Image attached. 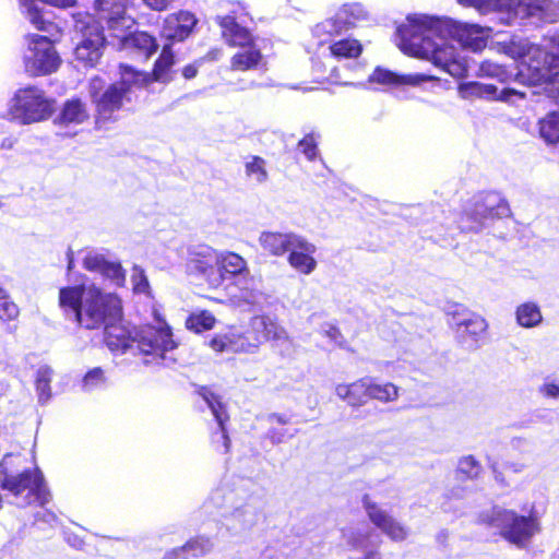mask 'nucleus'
<instances>
[{
  "instance_id": "nucleus-1",
  "label": "nucleus",
  "mask_w": 559,
  "mask_h": 559,
  "mask_svg": "<svg viewBox=\"0 0 559 559\" xmlns=\"http://www.w3.org/2000/svg\"><path fill=\"white\" fill-rule=\"evenodd\" d=\"M399 48L408 56L431 61L455 78L464 76L467 64L450 39L473 51L487 45L489 27L467 24L448 17L412 14L399 26Z\"/></svg>"
},
{
  "instance_id": "nucleus-2",
  "label": "nucleus",
  "mask_w": 559,
  "mask_h": 559,
  "mask_svg": "<svg viewBox=\"0 0 559 559\" xmlns=\"http://www.w3.org/2000/svg\"><path fill=\"white\" fill-rule=\"evenodd\" d=\"M501 49L521 60L516 80L527 85L559 82V31L545 35L542 45L520 38L503 44Z\"/></svg>"
},
{
  "instance_id": "nucleus-3",
  "label": "nucleus",
  "mask_w": 559,
  "mask_h": 559,
  "mask_svg": "<svg viewBox=\"0 0 559 559\" xmlns=\"http://www.w3.org/2000/svg\"><path fill=\"white\" fill-rule=\"evenodd\" d=\"M59 305L66 312L70 311L79 325L86 330L103 329L122 319L120 298L102 292L95 285L61 288Z\"/></svg>"
},
{
  "instance_id": "nucleus-4",
  "label": "nucleus",
  "mask_w": 559,
  "mask_h": 559,
  "mask_svg": "<svg viewBox=\"0 0 559 559\" xmlns=\"http://www.w3.org/2000/svg\"><path fill=\"white\" fill-rule=\"evenodd\" d=\"M21 464V456L7 454L0 462V487L14 497H22L23 506L39 503L44 506L50 500V492L43 473L38 468L15 473Z\"/></svg>"
},
{
  "instance_id": "nucleus-5",
  "label": "nucleus",
  "mask_w": 559,
  "mask_h": 559,
  "mask_svg": "<svg viewBox=\"0 0 559 559\" xmlns=\"http://www.w3.org/2000/svg\"><path fill=\"white\" fill-rule=\"evenodd\" d=\"M480 521L499 531L500 536L516 547H525L538 531V523L532 516L493 507L480 515Z\"/></svg>"
},
{
  "instance_id": "nucleus-6",
  "label": "nucleus",
  "mask_w": 559,
  "mask_h": 559,
  "mask_svg": "<svg viewBox=\"0 0 559 559\" xmlns=\"http://www.w3.org/2000/svg\"><path fill=\"white\" fill-rule=\"evenodd\" d=\"M155 319L156 325H146L134 330L138 348L147 357L145 364H159L167 360L174 362L175 359L167 355L177 348L178 344L173 337L170 326L157 314Z\"/></svg>"
},
{
  "instance_id": "nucleus-7",
  "label": "nucleus",
  "mask_w": 559,
  "mask_h": 559,
  "mask_svg": "<svg viewBox=\"0 0 559 559\" xmlns=\"http://www.w3.org/2000/svg\"><path fill=\"white\" fill-rule=\"evenodd\" d=\"M464 7L475 8L479 13L495 12L501 23L510 25L518 19L539 21L544 0H457Z\"/></svg>"
},
{
  "instance_id": "nucleus-8",
  "label": "nucleus",
  "mask_w": 559,
  "mask_h": 559,
  "mask_svg": "<svg viewBox=\"0 0 559 559\" xmlns=\"http://www.w3.org/2000/svg\"><path fill=\"white\" fill-rule=\"evenodd\" d=\"M55 109V100L37 86L20 88L11 99L10 110L23 123L48 119Z\"/></svg>"
},
{
  "instance_id": "nucleus-9",
  "label": "nucleus",
  "mask_w": 559,
  "mask_h": 559,
  "mask_svg": "<svg viewBox=\"0 0 559 559\" xmlns=\"http://www.w3.org/2000/svg\"><path fill=\"white\" fill-rule=\"evenodd\" d=\"M25 40L23 64L29 76L48 75L58 70L61 60L47 36L29 34Z\"/></svg>"
},
{
  "instance_id": "nucleus-10",
  "label": "nucleus",
  "mask_w": 559,
  "mask_h": 559,
  "mask_svg": "<svg viewBox=\"0 0 559 559\" xmlns=\"http://www.w3.org/2000/svg\"><path fill=\"white\" fill-rule=\"evenodd\" d=\"M74 28L82 34L76 45L75 57L86 66H94L102 56L105 36L99 25L86 12L72 13Z\"/></svg>"
},
{
  "instance_id": "nucleus-11",
  "label": "nucleus",
  "mask_w": 559,
  "mask_h": 559,
  "mask_svg": "<svg viewBox=\"0 0 559 559\" xmlns=\"http://www.w3.org/2000/svg\"><path fill=\"white\" fill-rule=\"evenodd\" d=\"M209 346L216 353L254 354L259 350V340L250 322L245 330L231 328L215 334L209 342Z\"/></svg>"
},
{
  "instance_id": "nucleus-12",
  "label": "nucleus",
  "mask_w": 559,
  "mask_h": 559,
  "mask_svg": "<svg viewBox=\"0 0 559 559\" xmlns=\"http://www.w3.org/2000/svg\"><path fill=\"white\" fill-rule=\"evenodd\" d=\"M369 20L368 12L359 3H349L341 7L334 16L324 20L316 26L318 35H337L354 27L360 26Z\"/></svg>"
},
{
  "instance_id": "nucleus-13",
  "label": "nucleus",
  "mask_w": 559,
  "mask_h": 559,
  "mask_svg": "<svg viewBox=\"0 0 559 559\" xmlns=\"http://www.w3.org/2000/svg\"><path fill=\"white\" fill-rule=\"evenodd\" d=\"M104 82L94 78L90 83V93L96 106L97 115L103 120L111 118L112 114L119 110L124 102H130L131 97L127 90L119 87L118 84L110 85L100 96L98 92L103 88Z\"/></svg>"
},
{
  "instance_id": "nucleus-14",
  "label": "nucleus",
  "mask_w": 559,
  "mask_h": 559,
  "mask_svg": "<svg viewBox=\"0 0 559 559\" xmlns=\"http://www.w3.org/2000/svg\"><path fill=\"white\" fill-rule=\"evenodd\" d=\"M76 0H20L22 13L25 19L38 31L51 33L55 24L51 22V14L45 10V4L58 8H72Z\"/></svg>"
},
{
  "instance_id": "nucleus-15",
  "label": "nucleus",
  "mask_w": 559,
  "mask_h": 559,
  "mask_svg": "<svg viewBox=\"0 0 559 559\" xmlns=\"http://www.w3.org/2000/svg\"><path fill=\"white\" fill-rule=\"evenodd\" d=\"M215 265L216 272L209 275V286L213 288L221 287L226 280L249 274L247 261L231 251L217 252Z\"/></svg>"
},
{
  "instance_id": "nucleus-16",
  "label": "nucleus",
  "mask_w": 559,
  "mask_h": 559,
  "mask_svg": "<svg viewBox=\"0 0 559 559\" xmlns=\"http://www.w3.org/2000/svg\"><path fill=\"white\" fill-rule=\"evenodd\" d=\"M459 92L463 98H486L497 99L504 103L516 104L526 97V93L523 90L514 87H504L501 91L492 84H484L479 82H467L463 83L459 87Z\"/></svg>"
},
{
  "instance_id": "nucleus-17",
  "label": "nucleus",
  "mask_w": 559,
  "mask_h": 559,
  "mask_svg": "<svg viewBox=\"0 0 559 559\" xmlns=\"http://www.w3.org/2000/svg\"><path fill=\"white\" fill-rule=\"evenodd\" d=\"M362 507L370 522L391 539L402 542L407 537V528L372 501L368 495L362 497Z\"/></svg>"
},
{
  "instance_id": "nucleus-18",
  "label": "nucleus",
  "mask_w": 559,
  "mask_h": 559,
  "mask_svg": "<svg viewBox=\"0 0 559 559\" xmlns=\"http://www.w3.org/2000/svg\"><path fill=\"white\" fill-rule=\"evenodd\" d=\"M129 3L130 0H95V9L114 33L119 29H130L133 26V19L126 13Z\"/></svg>"
},
{
  "instance_id": "nucleus-19",
  "label": "nucleus",
  "mask_w": 559,
  "mask_h": 559,
  "mask_svg": "<svg viewBox=\"0 0 559 559\" xmlns=\"http://www.w3.org/2000/svg\"><path fill=\"white\" fill-rule=\"evenodd\" d=\"M294 243L295 245L288 252V264L300 274H311L318 265L317 260L313 257L317 251L316 245L308 241L301 235Z\"/></svg>"
},
{
  "instance_id": "nucleus-20",
  "label": "nucleus",
  "mask_w": 559,
  "mask_h": 559,
  "mask_svg": "<svg viewBox=\"0 0 559 559\" xmlns=\"http://www.w3.org/2000/svg\"><path fill=\"white\" fill-rule=\"evenodd\" d=\"M197 22L194 14L189 11L171 13L165 17L160 34L166 39L181 41L191 34Z\"/></svg>"
},
{
  "instance_id": "nucleus-21",
  "label": "nucleus",
  "mask_w": 559,
  "mask_h": 559,
  "mask_svg": "<svg viewBox=\"0 0 559 559\" xmlns=\"http://www.w3.org/2000/svg\"><path fill=\"white\" fill-rule=\"evenodd\" d=\"M83 265L88 271L100 273L117 286L124 284L126 274L120 263L107 260L103 253L88 252L83 260Z\"/></svg>"
},
{
  "instance_id": "nucleus-22",
  "label": "nucleus",
  "mask_w": 559,
  "mask_h": 559,
  "mask_svg": "<svg viewBox=\"0 0 559 559\" xmlns=\"http://www.w3.org/2000/svg\"><path fill=\"white\" fill-rule=\"evenodd\" d=\"M509 211L504 200L499 199L496 195H488L483 203L477 202L473 211H467L465 217L471 219L469 225L463 228L474 230L480 228L483 219L488 216L503 215Z\"/></svg>"
},
{
  "instance_id": "nucleus-23",
  "label": "nucleus",
  "mask_w": 559,
  "mask_h": 559,
  "mask_svg": "<svg viewBox=\"0 0 559 559\" xmlns=\"http://www.w3.org/2000/svg\"><path fill=\"white\" fill-rule=\"evenodd\" d=\"M300 235L296 233H281L265 230L258 238L259 245L264 252L272 257H283L295 245Z\"/></svg>"
},
{
  "instance_id": "nucleus-24",
  "label": "nucleus",
  "mask_w": 559,
  "mask_h": 559,
  "mask_svg": "<svg viewBox=\"0 0 559 559\" xmlns=\"http://www.w3.org/2000/svg\"><path fill=\"white\" fill-rule=\"evenodd\" d=\"M431 80H435V76L421 73L397 74L381 67H377L369 76V82L389 86H417Z\"/></svg>"
},
{
  "instance_id": "nucleus-25",
  "label": "nucleus",
  "mask_w": 559,
  "mask_h": 559,
  "mask_svg": "<svg viewBox=\"0 0 559 559\" xmlns=\"http://www.w3.org/2000/svg\"><path fill=\"white\" fill-rule=\"evenodd\" d=\"M369 377L360 378L352 383L335 385L336 396L354 408L364 406L369 400Z\"/></svg>"
},
{
  "instance_id": "nucleus-26",
  "label": "nucleus",
  "mask_w": 559,
  "mask_h": 559,
  "mask_svg": "<svg viewBox=\"0 0 559 559\" xmlns=\"http://www.w3.org/2000/svg\"><path fill=\"white\" fill-rule=\"evenodd\" d=\"M222 27V35L230 46H237L240 49L254 45L249 31L240 26L235 17L226 15L217 19Z\"/></svg>"
},
{
  "instance_id": "nucleus-27",
  "label": "nucleus",
  "mask_w": 559,
  "mask_h": 559,
  "mask_svg": "<svg viewBox=\"0 0 559 559\" xmlns=\"http://www.w3.org/2000/svg\"><path fill=\"white\" fill-rule=\"evenodd\" d=\"M129 29H119L114 32V36L117 37L123 48L126 49H138L142 51L147 58L157 48V44L154 37L145 32L127 33Z\"/></svg>"
},
{
  "instance_id": "nucleus-28",
  "label": "nucleus",
  "mask_w": 559,
  "mask_h": 559,
  "mask_svg": "<svg viewBox=\"0 0 559 559\" xmlns=\"http://www.w3.org/2000/svg\"><path fill=\"white\" fill-rule=\"evenodd\" d=\"M105 341L110 350H126L134 343V331H130L127 326L119 322L106 324L104 328Z\"/></svg>"
},
{
  "instance_id": "nucleus-29",
  "label": "nucleus",
  "mask_w": 559,
  "mask_h": 559,
  "mask_svg": "<svg viewBox=\"0 0 559 559\" xmlns=\"http://www.w3.org/2000/svg\"><path fill=\"white\" fill-rule=\"evenodd\" d=\"M255 337L259 340V346L263 341H286L288 340L287 331L274 320L267 317H254L251 319Z\"/></svg>"
},
{
  "instance_id": "nucleus-30",
  "label": "nucleus",
  "mask_w": 559,
  "mask_h": 559,
  "mask_svg": "<svg viewBox=\"0 0 559 559\" xmlns=\"http://www.w3.org/2000/svg\"><path fill=\"white\" fill-rule=\"evenodd\" d=\"M200 395L202 396L203 401L206 403V405L211 409L213 416L215 417V419L218 424L223 447H224L225 452H227L229 450L230 441L227 436V431H226L224 424L227 421L228 415H227L223 404L221 403L218 396H216L211 390H209L206 388H202L200 390Z\"/></svg>"
},
{
  "instance_id": "nucleus-31",
  "label": "nucleus",
  "mask_w": 559,
  "mask_h": 559,
  "mask_svg": "<svg viewBox=\"0 0 559 559\" xmlns=\"http://www.w3.org/2000/svg\"><path fill=\"white\" fill-rule=\"evenodd\" d=\"M453 323L457 332L474 337L481 336L488 328L487 321L479 314L471 312L453 313Z\"/></svg>"
},
{
  "instance_id": "nucleus-32",
  "label": "nucleus",
  "mask_w": 559,
  "mask_h": 559,
  "mask_svg": "<svg viewBox=\"0 0 559 559\" xmlns=\"http://www.w3.org/2000/svg\"><path fill=\"white\" fill-rule=\"evenodd\" d=\"M214 548V542L206 536H198L188 540L183 546L171 551L175 559H188L190 557H202L210 554Z\"/></svg>"
},
{
  "instance_id": "nucleus-33",
  "label": "nucleus",
  "mask_w": 559,
  "mask_h": 559,
  "mask_svg": "<svg viewBox=\"0 0 559 559\" xmlns=\"http://www.w3.org/2000/svg\"><path fill=\"white\" fill-rule=\"evenodd\" d=\"M263 61V56L255 45L241 48L230 60V68L234 71H248L255 69Z\"/></svg>"
},
{
  "instance_id": "nucleus-34",
  "label": "nucleus",
  "mask_w": 559,
  "mask_h": 559,
  "mask_svg": "<svg viewBox=\"0 0 559 559\" xmlns=\"http://www.w3.org/2000/svg\"><path fill=\"white\" fill-rule=\"evenodd\" d=\"M90 118V112L86 105L80 98H72L64 103L60 120L61 123L69 124H81Z\"/></svg>"
},
{
  "instance_id": "nucleus-35",
  "label": "nucleus",
  "mask_w": 559,
  "mask_h": 559,
  "mask_svg": "<svg viewBox=\"0 0 559 559\" xmlns=\"http://www.w3.org/2000/svg\"><path fill=\"white\" fill-rule=\"evenodd\" d=\"M217 251L212 249H205L202 252L195 254V257L191 258L188 262V267L191 272H197L204 276L206 283L209 284V275L211 272H216V260Z\"/></svg>"
},
{
  "instance_id": "nucleus-36",
  "label": "nucleus",
  "mask_w": 559,
  "mask_h": 559,
  "mask_svg": "<svg viewBox=\"0 0 559 559\" xmlns=\"http://www.w3.org/2000/svg\"><path fill=\"white\" fill-rule=\"evenodd\" d=\"M477 75L496 79L501 83H508L514 79L515 82L524 84L523 82L516 80V74H513L506 67L491 60H485L479 64Z\"/></svg>"
},
{
  "instance_id": "nucleus-37",
  "label": "nucleus",
  "mask_w": 559,
  "mask_h": 559,
  "mask_svg": "<svg viewBox=\"0 0 559 559\" xmlns=\"http://www.w3.org/2000/svg\"><path fill=\"white\" fill-rule=\"evenodd\" d=\"M516 322L523 328H535L543 321L540 308L535 302H524L516 308Z\"/></svg>"
},
{
  "instance_id": "nucleus-38",
  "label": "nucleus",
  "mask_w": 559,
  "mask_h": 559,
  "mask_svg": "<svg viewBox=\"0 0 559 559\" xmlns=\"http://www.w3.org/2000/svg\"><path fill=\"white\" fill-rule=\"evenodd\" d=\"M399 388L391 383H377L372 378H369V399L377 400L382 403L394 402L399 399Z\"/></svg>"
},
{
  "instance_id": "nucleus-39",
  "label": "nucleus",
  "mask_w": 559,
  "mask_h": 559,
  "mask_svg": "<svg viewBox=\"0 0 559 559\" xmlns=\"http://www.w3.org/2000/svg\"><path fill=\"white\" fill-rule=\"evenodd\" d=\"M121 80L118 84L119 87L127 90L130 95L133 86H144L151 82V75L144 72H138L129 66H120Z\"/></svg>"
},
{
  "instance_id": "nucleus-40",
  "label": "nucleus",
  "mask_w": 559,
  "mask_h": 559,
  "mask_svg": "<svg viewBox=\"0 0 559 559\" xmlns=\"http://www.w3.org/2000/svg\"><path fill=\"white\" fill-rule=\"evenodd\" d=\"M330 51L335 58H357L362 51V46L357 39L345 38L334 41L330 46Z\"/></svg>"
},
{
  "instance_id": "nucleus-41",
  "label": "nucleus",
  "mask_w": 559,
  "mask_h": 559,
  "mask_svg": "<svg viewBox=\"0 0 559 559\" xmlns=\"http://www.w3.org/2000/svg\"><path fill=\"white\" fill-rule=\"evenodd\" d=\"M540 136L549 144L559 142V112H550L538 122Z\"/></svg>"
},
{
  "instance_id": "nucleus-42",
  "label": "nucleus",
  "mask_w": 559,
  "mask_h": 559,
  "mask_svg": "<svg viewBox=\"0 0 559 559\" xmlns=\"http://www.w3.org/2000/svg\"><path fill=\"white\" fill-rule=\"evenodd\" d=\"M174 64V56L169 48V46H165L163 51L155 62V67L153 73L151 75V81H159L166 82L169 80V71Z\"/></svg>"
},
{
  "instance_id": "nucleus-43",
  "label": "nucleus",
  "mask_w": 559,
  "mask_h": 559,
  "mask_svg": "<svg viewBox=\"0 0 559 559\" xmlns=\"http://www.w3.org/2000/svg\"><path fill=\"white\" fill-rule=\"evenodd\" d=\"M245 173L248 178L257 183H264L269 178L266 162L260 156H250L246 160Z\"/></svg>"
},
{
  "instance_id": "nucleus-44",
  "label": "nucleus",
  "mask_w": 559,
  "mask_h": 559,
  "mask_svg": "<svg viewBox=\"0 0 559 559\" xmlns=\"http://www.w3.org/2000/svg\"><path fill=\"white\" fill-rule=\"evenodd\" d=\"M215 317L206 310L191 313L187 321L186 326L197 333L211 330L215 325Z\"/></svg>"
},
{
  "instance_id": "nucleus-45",
  "label": "nucleus",
  "mask_w": 559,
  "mask_h": 559,
  "mask_svg": "<svg viewBox=\"0 0 559 559\" xmlns=\"http://www.w3.org/2000/svg\"><path fill=\"white\" fill-rule=\"evenodd\" d=\"M52 370L49 367H40L36 376V390L40 402H46L50 397V381Z\"/></svg>"
},
{
  "instance_id": "nucleus-46",
  "label": "nucleus",
  "mask_w": 559,
  "mask_h": 559,
  "mask_svg": "<svg viewBox=\"0 0 559 559\" xmlns=\"http://www.w3.org/2000/svg\"><path fill=\"white\" fill-rule=\"evenodd\" d=\"M480 463L473 456L466 455L459 460L457 473L464 475L468 479H476L481 474Z\"/></svg>"
},
{
  "instance_id": "nucleus-47",
  "label": "nucleus",
  "mask_w": 559,
  "mask_h": 559,
  "mask_svg": "<svg viewBox=\"0 0 559 559\" xmlns=\"http://www.w3.org/2000/svg\"><path fill=\"white\" fill-rule=\"evenodd\" d=\"M343 536L353 549L365 550L367 548L369 533L359 530L344 531Z\"/></svg>"
},
{
  "instance_id": "nucleus-48",
  "label": "nucleus",
  "mask_w": 559,
  "mask_h": 559,
  "mask_svg": "<svg viewBox=\"0 0 559 559\" xmlns=\"http://www.w3.org/2000/svg\"><path fill=\"white\" fill-rule=\"evenodd\" d=\"M19 312L17 306L0 288V319L4 321L14 320L17 318Z\"/></svg>"
},
{
  "instance_id": "nucleus-49",
  "label": "nucleus",
  "mask_w": 559,
  "mask_h": 559,
  "mask_svg": "<svg viewBox=\"0 0 559 559\" xmlns=\"http://www.w3.org/2000/svg\"><path fill=\"white\" fill-rule=\"evenodd\" d=\"M559 21V0H544L539 22L556 23Z\"/></svg>"
},
{
  "instance_id": "nucleus-50",
  "label": "nucleus",
  "mask_w": 559,
  "mask_h": 559,
  "mask_svg": "<svg viewBox=\"0 0 559 559\" xmlns=\"http://www.w3.org/2000/svg\"><path fill=\"white\" fill-rule=\"evenodd\" d=\"M131 282L133 285V290L135 293H139V294L148 293L150 284H148L147 277H146L143 269H141L136 265L133 267L132 275H131Z\"/></svg>"
},
{
  "instance_id": "nucleus-51",
  "label": "nucleus",
  "mask_w": 559,
  "mask_h": 559,
  "mask_svg": "<svg viewBox=\"0 0 559 559\" xmlns=\"http://www.w3.org/2000/svg\"><path fill=\"white\" fill-rule=\"evenodd\" d=\"M105 383V376L100 368H94L86 373L83 379V386L85 390H93L102 386Z\"/></svg>"
},
{
  "instance_id": "nucleus-52",
  "label": "nucleus",
  "mask_w": 559,
  "mask_h": 559,
  "mask_svg": "<svg viewBox=\"0 0 559 559\" xmlns=\"http://www.w3.org/2000/svg\"><path fill=\"white\" fill-rule=\"evenodd\" d=\"M299 147L309 160L317 156V142L313 135H306L300 142Z\"/></svg>"
},
{
  "instance_id": "nucleus-53",
  "label": "nucleus",
  "mask_w": 559,
  "mask_h": 559,
  "mask_svg": "<svg viewBox=\"0 0 559 559\" xmlns=\"http://www.w3.org/2000/svg\"><path fill=\"white\" fill-rule=\"evenodd\" d=\"M233 519L239 521L243 526H249L253 522L254 514L250 509L239 508L231 513Z\"/></svg>"
},
{
  "instance_id": "nucleus-54",
  "label": "nucleus",
  "mask_w": 559,
  "mask_h": 559,
  "mask_svg": "<svg viewBox=\"0 0 559 559\" xmlns=\"http://www.w3.org/2000/svg\"><path fill=\"white\" fill-rule=\"evenodd\" d=\"M539 393L545 397L558 399L559 383L554 381L545 382L543 385H540Z\"/></svg>"
},
{
  "instance_id": "nucleus-55",
  "label": "nucleus",
  "mask_w": 559,
  "mask_h": 559,
  "mask_svg": "<svg viewBox=\"0 0 559 559\" xmlns=\"http://www.w3.org/2000/svg\"><path fill=\"white\" fill-rule=\"evenodd\" d=\"M144 3L151 8L152 10H156V11H163L165 9L168 8V5L174 1V0H143Z\"/></svg>"
},
{
  "instance_id": "nucleus-56",
  "label": "nucleus",
  "mask_w": 559,
  "mask_h": 559,
  "mask_svg": "<svg viewBox=\"0 0 559 559\" xmlns=\"http://www.w3.org/2000/svg\"><path fill=\"white\" fill-rule=\"evenodd\" d=\"M260 293L253 289H245L241 293V298L247 304H255L260 297Z\"/></svg>"
},
{
  "instance_id": "nucleus-57",
  "label": "nucleus",
  "mask_w": 559,
  "mask_h": 559,
  "mask_svg": "<svg viewBox=\"0 0 559 559\" xmlns=\"http://www.w3.org/2000/svg\"><path fill=\"white\" fill-rule=\"evenodd\" d=\"M197 73H198V69L194 64H188L182 70V75L186 79H192L197 75Z\"/></svg>"
},
{
  "instance_id": "nucleus-58",
  "label": "nucleus",
  "mask_w": 559,
  "mask_h": 559,
  "mask_svg": "<svg viewBox=\"0 0 559 559\" xmlns=\"http://www.w3.org/2000/svg\"><path fill=\"white\" fill-rule=\"evenodd\" d=\"M270 419H271V420H275V421H276V423H278V424H286V423H287V421L283 418V416H281V415H276V414L272 415V416L270 417Z\"/></svg>"
},
{
  "instance_id": "nucleus-59",
  "label": "nucleus",
  "mask_w": 559,
  "mask_h": 559,
  "mask_svg": "<svg viewBox=\"0 0 559 559\" xmlns=\"http://www.w3.org/2000/svg\"><path fill=\"white\" fill-rule=\"evenodd\" d=\"M365 559H381V558H380L379 554H377L374 551H367Z\"/></svg>"
},
{
  "instance_id": "nucleus-60",
  "label": "nucleus",
  "mask_w": 559,
  "mask_h": 559,
  "mask_svg": "<svg viewBox=\"0 0 559 559\" xmlns=\"http://www.w3.org/2000/svg\"><path fill=\"white\" fill-rule=\"evenodd\" d=\"M271 438L273 442L280 443L283 441V435H277L274 431H272Z\"/></svg>"
},
{
  "instance_id": "nucleus-61",
  "label": "nucleus",
  "mask_w": 559,
  "mask_h": 559,
  "mask_svg": "<svg viewBox=\"0 0 559 559\" xmlns=\"http://www.w3.org/2000/svg\"><path fill=\"white\" fill-rule=\"evenodd\" d=\"M49 519L52 520V521H56V516L53 514H48Z\"/></svg>"
}]
</instances>
